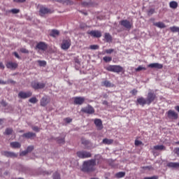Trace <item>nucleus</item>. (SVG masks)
<instances>
[{"label":"nucleus","instance_id":"1","mask_svg":"<svg viewBox=\"0 0 179 179\" xmlns=\"http://www.w3.org/2000/svg\"><path fill=\"white\" fill-rule=\"evenodd\" d=\"M96 159H92L88 161H85L83 162L82 171L85 173H90L92 171H94L96 168Z\"/></svg>","mask_w":179,"mask_h":179},{"label":"nucleus","instance_id":"2","mask_svg":"<svg viewBox=\"0 0 179 179\" xmlns=\"http://www.w3.org/2000/svg\"><path fill=\"white\" fill-rule=\"evenodd\" d=\"M106 71L108 72H114L115 73H121L124 72V68L120 65H109L105 67Z\"/></svg>","mask_w":179,"mask_h":179},{"label":"nucleus","instance_id":"3","mask_svg":"<svg viewBox=\"0 0 179 179\" xmlns=\"http://www.w3.org/2000/svg\"><path fill=\"white\" fill-rule=\"evenodd\" d=\"M157 99V96H156V94H155L152 92L151 90H150L146 98L148 106H150V104H152V103H153V101H155V100H156Z\"/></svg>","mask_w":179,"mask_h":179},{"label":"nucleus","instance_id":"4","mask_svg":"<svg viewBox=\"0 0 179 179\" xmlns=\"http://www.w3.org/2000/svg\"><path fill=\"white\" fill-rule=\"evenodd\" d=\"M76 155L79 159H89V157H92V153L85 150L78 151L76 152Z\"/></svg>","mask_w":179,"mask_h":179},{"label":"nucleus","instance_id":"5","mask_svg":"<svg viewBox=\"0 0 179 179\" xmlns=\"http://www.w3.org/2000/svg\"><path fill=\"white\" fill-rule=\"evenodd\" d=\"M31 86L35 90H38L40 89H44V87H45V83H38L37 81H32L31 83Z\"/></svg>","mask_w":179,"mask_h":179},{"label":"nucleus","instance_id":"6","mask_svg":"<svg viewBox=\"0 0 179 179\" xmlns=\"http://www.w3.org/2000/svg\"><path fill=\"white\" fill-rule=\"evenodd\" d=\"M71 44L72 42L71 41V39H64L61 43V48L62 50L66 51V50H69Z\"/></svg>","mask_w":179,"mask_h":179},{"label":"nucleus","instance_id":"7","mask_svg":"<svg viewBox=\"0 0 179 179\" xmlns=\"http://www.w3.org/2000/svg\"><path fill=\"white\" fill-rule=\"evenodd\" d=\"M120 24L124 27V29H127V30H131L132 27V23L131 22L128 21V20H123L120 21Z\"/></svg>","mask_w":179,"mask_h":179},{"label":"nucleus","instance_id":"8","mask_svg":"<svg viewBox=\"0 0 179 179\" xmlns=\"http://www.w3.org/2000/svg\"><path fill=\"white\" fill-rule=\"evenodd\" d=\"M1 155L2 156H5L6 157H10L11 159L17 157V154L10 151H1Z\"/></svg>","mask_w":179,"mask_h":179},{"label":"nucleus","instance_id":"9","mask_svg":"<svg viewBox=\"0 0 179 179\" xmlns=\"http://www.w3.org/2000/svg\"><path fill=\"white\" fill-rule=\"evenodd\" d=\"M81 111L85 114H94V108L90 105H88L87 106L83 108Z\"/></svg>","mask_w":179,"mask_h":179},{"label":"nucleus","instance_id":"10","mask_svg":"<svg viewBox=\"0 0 179 179\" xmlns=\"http://www.w3.org/2000/svg\"><path fill=\"white\" fill-rule=\"evenodd\" d=\"M87 34H90L92 37H95L96 38H100L101 37V31L99 30H92L87 32Z\"/></svg>","mask_w":179,"mask_h":179},{"label":"nucleus","instance_id":"11","mask_svg":"<svg viewBox=\"0 0 179 179\" xmlns=\"http://www.w3.org/2000/svg\"><path fill=\"white\" fill-rule=\"evenodd\" d=\"M31 92H20L18 94V97L20 99H29V97H31Z\"/></svg>","mask_w":179,"mask_h":179},{"label":"nucleus","instance_id":"12","mask_svg":"<svg viewBox=\"0 0 179 179\" xmlns=\"http://www.w3.org/2000/svg\"><path fill=\"white\" fill-rule=\"evenodd\" d=\"M168 118H173V120H177L178 118V113H176V111L169 110L167 112Z\"/></svg>","mask_w":179,"mask_h":179},{"label":"nucleus","instance_id":"13","mask_svg":"<svg viewBox=\"0 0 179 179\" xmlns=\"http://www.w3.org/2000/svg\"><path fill=\"white\" fill-rule=\"evenodd\" d=\"M48 45L47 44H45V43L44 42H39L36 46V48L38 50H40L41 51H45V50H47L48 48Z\"/></svg>","mask_w":179,"mask_h":179},{"label":"nucleus","instance_id":"14","mask_svg":"<svg viewBox=\"0 0 179 179\" xmlns=\"http://www.w3.org/2000/svg\"><path fill=\"white\" fill-rule=\"evenodd\" d=\"M94 124L96 125V127L99 131H101V129L103 128L101 119H95L94 121Z\"/></svg>","mask_w":179,"mask_h":179},{"label":"nucleus","instance_id":"15","mask_svg":"<svg viewBox=\"0 0 179 179\" xmlns=\"http://www.w3.org/2000/svg\"><path fill=\"white\" fill-rule=\"evenodd\" d=\"M83 103H85V97L76 96L74 98V104L82 106Z\"/></svg>","mask_w":179,"mask_h":179},{"label":"nucleus","instance_id":"16","mask_svg":"<svg viewBox=\"0 0 179 179\" xmlns=\"http://www.w3.org/2000/svg\"><path fill=\"white\" fill-rule=\"evenodd\" d=\"M41 107H45L48 103H50V99H48V96H45L42 97V99L40 101Z\"/></svg>","mask_w":179,"mask_h":179},{"label":"nucleus","instance_id":"17","mask_svg":"<svg viewBox=\"0 0 179 179\" xmlns=\"http://www.w3.org/2000/svg\"><path fill=\"white\" fill-rule=\"evenodd\" d=\"M148 68H155V69H163V64L159 63H152L148 65Z\"/></svg>","mask_w":179,"mask_h":179},{"label":"nucleus","instance_id":"18","mask_svg":"<svg viewBox=\"0 0 179 179\" xmlns=\"http://www.w3.org/2000/svg\"><path fill=\"white\" fill-rule=\"evenodd\" d=\"M39 13L41 16H44V15H47V13H51V10L45 7H41Z\"/></svg>","mask_w":179,"mask_h":179},{"label":"nucleus","instance_id":"19","mask_svg":"<svg viewBox=\"0 0 179 179\" xmlns=\"http://www.w3.org/2000/svg\"><path fill=\"white\" fill-rule=\"evenodd\" d=\"M166 166L169 167V169H179V162H169V163H167Z\"/></svg>","mask_w":179,"mask_h":179},{"label":"nucleus","instance_id":"20","mask_svg":"<svg viewBox=\"0 0 179 179\" xmlns=\"http://www.w3.org/2000/svg\"><path fill=\"white\" fill-rule=\"evenodd\" d=\"M6 66V68H8V69H12V70H15V69H16V68H17V63L12 62H7Z\"/></svg>","mask_w":179,"mask_h":179},{"label":"nucleus","instance_id":"21","mask_svg":"<svg viewBox=\"0 0 179 179\" xmlns=\"http://www.w3.org/2000/svg\"><path fill=\"white\" fill-rule=\"evenodd\" d=\"M22 138H27V139H31V138H36V133L27 132L22 134Z\"/></svg>","mask_w":179,"mask_h":179},{"label":"nucleus","instance_id":"22","mask_svg":"<svg viewBox=\"0 0 179 179\" xmlns=\"http://www.w3.org/2000/svg\"><path fill=\"white\" fill-rule=\"evenodd\" d=\"M137 103L140 104V106H142L143 107V106L148 104V101L146 100V99L141 96L137 99Z\"/></svg>","mask_w":179,"mask_h":179},{"label":"nucleus","instance_id":"23","mask_svg":"<svg viewBox=\"0 0 179 179\" xmlns=\"http://www.w3.org/2000/svg\"><path fill=\"white\" fill-rule=\"evenodd\" d=\"M102 86H105V87H114V84L108 80H105L102 82Z\"/></svg>","mask_w":179,"mask_h":179},{"label":"nucleus","instance_id":"24","mask_svg":"<svg viewBox=\"0 0 179 179\" xmlns=\"http://www.w3.org/2000/svg\"><path fill=\"white\" fill-rule=\"evenodd\" d=\"M10 146L13 149H19L22 146V145L19 142H12L10 143Z\"/></svg>","mask_w":179,"mask_h":179},{"label":"nucleus","instance_id":"25","mask_svg":"<svg viewBox=\"0 0 179 179\" xmlns=\"http://www.w3.org/2000/svg\"><path fill=\"white\" fill-rule=\"evenodd\" d=\"M104 38H105L106 43H111V41H113V37L111 36V35L109 33H105Z\"/></svg>","mask_w":179,"mask_h":179},{"label":"nucleus","instance_id":"26","mask_svg":"<svg viewBox=\"0 0 179 179\" xmlns=\"http://www.w3.org/2000/svg\"><path fill=\"white\" fill-rule=\"evenodd\" d=\"M50 36L51 37H58L59 36V31L57 29H53L51 31Z\"/></svg>","mask_w":179,"mask_h":179},{"label":"nucleus","instance_id":"27","mask_svg":"<svg viewBox=\"0 0 179 179\" xmlns=\"http://www.w3.org/2000/svg\"><path fill=\"white\" fill-rule=\"evenodd\" d=\"M102 143H103L104 145H113V143H114V140L108 139V138H104L102 141Z\"/></svg>","mask_w":179,"mask_h":179},{"label":"nucleus","instance_id":"28","mask_svg":"<svg viewBox=\"0 0 179 179\" xmlns=\"http://www.w3.org/2000/svg\"><path fill=\"white\" fill-rule=\"evenodd\" d=\"M169 6L171 9H177V8H178V3H177V1H172L169 3Z\"/></svg>","mask_w":179,"mask_h":179},{"label":"nucleus","instance_id":"29","mask_svg":"<svg viewBox=\"0 0 179 179\" xmlns=\"http://www.w3.org/2000/svg\"><path fill=\"white\" fill-rule=\"evenodd\" d=\"M154 26L159 27V29H165L166 24L162 22H158L154 24Z\"/></svg>","mask_w":179,"mask_h":179},{"label":"nucleus","instance_id":"30","mask_svg":"<svg viewBox=\"0 0 179 179\" xmlns=\"http://www.w3.org/2000/svg\"><path fill=\"white\" fill-rule=\"evenodd\" d=\"M155 150H166V147L163 145L154 146Z\"/></svg>","mask_w":179,"mask_h":179},{"label":"nucleus","instance_id":"31","mask_svg":"<svg viewBox=\"0 0 179 179\" xmlns=\"http://www.w3.org/2000/svg\"><path fill=\"white\" fill-rule=\"evenodd\" d=\"M169 29L171 30V31L172 33H179V27H176V26L171 27L169 28Z\"/></svg>","mask_w":179,"mask_h":179},{"label":"nucleus","instance_id":"32","mask_svg":"<svg viewBox=\"0 0 179 179\" xmlns=\"http://www.w3.org/2000/svg\"><path fill=\"white\" fill-rule=\"evenodd\" d=\"M115 177L116 178H122L124 177H125V172H119L115 173Z\"/></svg>","mask_w":179,"mask_h":179},{"label":"nucleus","instance_id":"33","mask_svg":"<svg viewBox=\"0 0 179 179\" xmlns=\"http://www.w3.org/2000/svg\"><path fill=\"white\" fill-rule=\"evenodd\" d=\"M13 132V129L11 128H7L4 132V135H12V133Z\"/></svg>","mask_w":179,"mask_h":179},{"label":"nucleus","instance_id":"34","mask_svg":"<svg viewBox=\"0 0 179 179\" xmlns=\"http://www.w3.org/2000/svg\"><path fill=\"white\" fill-rule=\"evenodd\" d=\"M57 143H59L60 145H64L65 143V138H57Z\"/></svg>","mask_w":179,"mask_h":179},{"label":"nucleus","instance_id":"35","mask_svg":"<svg viewBox=\"0 0 179 179\" xmlns=\"http://www.w3.org/2000/svg\"><path fill=\"white\" fill-rule=\"evenodd\" d=\"M103 59L105 62H111V61H113V57L105 56L103 57Z\"/></svg>","mask_w":179,"mask_h":179},{"label":"nucleus","instance_id":"36","mask_svg":"<svg viewBox=\"0 0 179 179\" xmlns=\"http://www.w3.org/2000/svg\"><path fill=\"white\" fill-rule=\"evenodd\" d=\"M29 103H32V104H36L37 101H38V99L36 97H32L29 99Z\"/></svg>","mask_w":179,"mask_h":179},{"label":"nucleus","instance_id":"37","mask_svg":"<svg viewBox=\"0 0 179 179\" xmlns=\"http://www.w3.org/2000/svg\"><path fill=\"white\" fill-rule=\"evenodd\" d=\"M38 64L39 66H45V65H47V62L43 60H38Z\"/></svg>","mask_w":179,"mask_h":179},{"label":"nucleus","instance_id":"38","mask_svg":"<svg viewBox=\"0 0 179 179\" xmlns=\"http://www.w3.org/2000/svg\"><path fill=\"white\" fill-rule=\"evenodd\" d=\"M52 178L53 179H61V176L59 175V173L58 172H55L53 174Z\"/></svg>","mask_w":179,"mask_h":179},{"label":"nucleus","instance_id":"39","mask_svg":"<svg viewBox=\"0 0 179 179\" xmlns=\"http://www.w3.org/2000/svg\"><path fill=\"white\" fill-rule=\"evenodd\" d=\"M141 71H146V68L142 66H139L138 68L136 69V72H139Z\"/></svg>","mask_w":179,"mask_h":179},{"label":"nucleus","instance_id":"40","mask_svg":"<svg viewBox=\"0 0 179 179\" xmlns=\"http://www.w3.org/2000/svg\"><path fill=\"white\" fill-rule=\"evenodd\" d=\"M33 150H34V146L33 145H29L27 148V152H28V153H30V152H33Z\"/></svg>","mask_w":179,"mask_h":179},{"label":"nucleus","instance_id":"41","mask_svg":"<svg viewBox=\"0 0 179 179\" xmlns=\"http://www.w3.org/2000/svg\"><path fill=\"white\" fill-rule=\"evenodd\" d=\"M20 52H22V54H29V50L24 48H22L20 50Z\"/></svg>","mask_w":179,"mask_h":179},{"label":"nucleus","instance_id":"42","mask_svg":"<svg viewBox=\"0 0 179 179\" xmlns=\"http://www.w3.org/2000/svg\"><path fill=\"white\" fill-rule=\"evenodd\" d=\"M10 12H11V13L16 14V13H19L20 12V9L13 8V9H11L10 10Z\"/></svg>","mask_w":179,"mask_h":179},{"label":"nucleus","instance_id":"43","mask_svg":"<svg viewBox=\"0 0 179 179\" xmlns=\"http://www.w3.org/2000/svg\"><path fill=\"white\" fill-rule=\"evenodd\" d=\"M6 82V85H9V84H12V85H15V83H16V82L13 80L11 79H8Z\"/></svg>","mask_w":179,"mask_h":179},{"label":"nucleus","instance_id":"44","mask_svg":"<svg viewBox=\"0 0 179 179\" xmlns=\"http://www.w3.org/2000/svg\"><path fill=\"white\" fill-rule=\"evenodd\" d=\"M91 50H99V45H92L90 46Z\"/></svg>","mask_w":179,"mask_h":179},{"label":"nucleus","instance_id":"45","mask_svg":"<svg viewBox=\"0 0 179 179\" xmlns=\"http://www.w3.org/2000/svg\"><path fill=\"white\" fill-rule=\"evenodd\" d=\"M106 54H113L114 52V49H107L105 50Z\"/></svg>","mask_w":179,"mask_h":179},{"label":"nucleus","instance_id":"46","mask_svg":"<svg viewBox=\"0 0 179 179\" xmlns=\"http://www.w3.org/2000/svg\"><path fill=\"white\" fill-rule=\"evenodd\" d=\"M90 142L87 140H82V144L85 146H87L89 145Z\"/></svg>","mask_w":179,"mask_h":179},{"label":"nucleus","instance_id":"47","mask_svg":"<svg viewBox=\"0 0 179 179\" xmlns=\"http://www.w3.org/2000/svg\"><path fill=\"white\" fill-rule=\"evenodd\" d=\"M32 129L35 132H40V128H38V127H37V126L33 127Z\"/></svg>","mask_w":179,"mask_h":179},{"label":"nucleus","instance_id":"48","mask_svg":"<svg viewBox=\"0 0 179 179\" xmlns=\"http://www.w3.org/2000/svg\"><path fill=\"white\" fill-rule=\"evenodd\" d=\"M130 93L133 94V96H136V94L138 93V90L136 89L132 90Z\"/></svg>","mask_w":179,"mask_h":179},{"label":"nucleus","instance_id":"49","mask_svg":"<svg viewBox=\"0 0 179 179\" xmlns=\"http://www.w3.org/2000/svg\"><path fill=\"white\" fill-rule=\"evenodd\" d=\"M134 143L136 146H139L140 145H142V141L139 140H136Z\"/></svg>","mask_w":179,"mask_h":179},{"label":"nucleus","instance_id":"50","mask_svg":"<svg viewBox=\"0 0 179 179\" xmlns=\"http://www.w3.org/2000/svg\"><path fill=\"white\" fill-rule=\"evenodd\" d=\"M65 122L67 124H70V122L72 121V119L71 117H66L64 119Z\"/></svg>","mask_w":179,"mask_h":179},{"label":"nucleus","instance_id":"51","mask_svg":"<svg viewBox=\"0 0 179 179\" xmlns=\"http://www.w3.org/2000/svg\"><path fill=\"white\" fill-rule=\"evenodd\" d=\"M143 179H159V177H157L156 176H152V177H145Z\"/></svg>","mask_w":179,"mask_h":179},{"label":"nucleus","instance_id":"52","mask_svg":"<svg viewBox=\"0 0 179 179\" xmlns=\"http://www.w3.org/2000/svg\"><path fill=\"white\" fill-rule=\"evenodd\" d=\"M173 152L176 155H177V156H179V148H176L174 150H173Z\"/></svg>","mask_w":179,"mask_h":179},{"label":"nucleus","instance_id":"53","mask_svg":"<svg viewBox=\"0 0 179 179\" xmlns=\"http://www.w3.org/2000/svg\"><path fill=\"white\" fill-rule=\"evenodd\" d=\"M27 153H29L27 150L24 151H22L20 154V156H26V155H27Z\"/></svg>","mask_w":179,"mask_h":179},{"label":"nucleus","instance_id":"54","mask_svg":"<svg viewBox=\"0 0 179 179\" xmlns=\"http://www.w3.org/2000/svg\"><path fill=\"white\" fill-rule=\"evenodd\" d=\"M155 13V9L151 8L148 10V15H153Z\"/></svg>","mask_w":179,"mask_h":179},{"label":"nucleus","instance_id":"55","mask_svg":"<svg viewBox=\"0 0 179 179\" xmlns=\"http://www.w3.org/2000/svg\"><path fill=\"white\" fill-rule=\"evenodd\" d=\"M80 29H85V27H87V25H86L85 23H82L80 24Z\"/></svg>","mask_w":179,"mask_h":179},{"label":"nucleus","instance_id":"56","mask_svg":"<svg viewBox=\"0 0 179 179\" xmlns=\"http://www.w3.org/2000/svg\"><path fill=\"white\" fill-rule=\"evenodd\" d=\"M74 62L77 64L78 65H80V61L78 58L74 59Z\"/></svg>","mask_w":179,"mask_h":179},{"label":"nucleus","instance_id":"57","mask_svg":"<svg viewBox=\"0 0 179 179\" xmlns=\"http://www.w3.org/2000/svg\"><path fill=\"white\" fill-rule=\"evenodd\" d=\"M13 1L16 3H23L26 2V0H13Z\"/></svg>","mask_w":179,"mask_h":179},{"label":"nucleus","instance_id":"58","mask_svg":"<svg viewBox=\"0 0 179 179\" xmlns=\"http://www.w3.org/2000/svg\"><path fill=\"white\" fill-rule=\"evenodd\" d=\"M14 55L15 57L17 58V59H20V56H19V54H17V52H15Z\"/></svg>","mask_w":179,"mask_h":179},{"label":"nucleus","instance_id":"59","mask_svg":"<svg viewBox=\"0 0 179 179\" xmlns=\"http://www.w3.org/2000/svg\"><path fill=\"white\" fill-rule=\"evenodd\" d=\"M0 69H5V66L2 62H0Z\"/></svg>","mask_w":179,"mask_h":179},{"label":"nucleus","instance_id":"60","mask_svg":"<svg viewBox=\"0 0 179 179\" xmlns=\"http://www.w3.org/2000/svg\"><path fill=\"white\" fill-rule=\"evenodd\" d=\"M6 83H7L6 81H4V80L0 79V85H6Z\"/></svg>","mask_w":179,"mask_h":179},{"label":"nucleus","instance_id":"61","mask_svg":"<svg viewBox=\"0 0 179 179\" xmlns=\"http://www.w3.org/2000/svg\"><path fill=\"white\" fill-rule=\"evenodd\" d=\"M82 5H83V6H87V5H89V3L87 2H83Z\"/></svg>","mask_w":179,"mask_h":179},{"label":"nucleus","instance_id":"62","mask_svg":"<svg viewBox=\"0 0 179 179\" xmlns=\"http://www.w3.org/2000/svg\"><path fill=\"white\" fill-rule=\"evenodd\" d=\"M102 104H103L104 106H107L108 104V102L107 101H103L102 102Z\"/></svg>","mask_w":179,"mask_h":179},{"label":"nucleus","instance_id":"63","mask_svg":"<svg viewBox=\"0 0 179 179\" xmlns=\"http://www.w3.org/2000/svg\"><path fill=\"white\" fill-rule=\"evenodd\" d=\"M175 110H176V111H178V113H179V106H175Z\"/></svg>","mask_w":179,"mask_h":179},{"label":"nucleus","instance_id":"64","mask_svg":"<svg viewBox=\"0 0 179 179\" xmlns=\"http://www.w3.org/2000/svg\"><path fill=\"white\" fill-rule=\"evenodd\" d=\"M3 124V120L0 119V125H2Z\"/></svg>","mask_w":179,"mask_h":179}]
</instances>
